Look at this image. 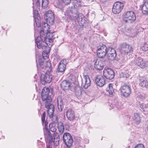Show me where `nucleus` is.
Segmentation results:
<instances>
[{"label":"nucleus","mask_w":148,"mask_h":148,"mask_svg":"<svg viewBox=\"0 0 148 148\" xmlns=\"http://www.w3.org/2000/svg\"><path fill=\"white\" fill-rule=\"evenodd\" d=\"M119 49L121 53L125 54L131 53L133 51L131 46L125 43H123L121 45Z\"/></svg>","instance_id":"12"},{"label":"nucleus","mask_w":148,"mask_h":148,"mask_svg":"<svg viewBox=\"0 0 148 148\" xmlns=\"http://www.w3.org/2000/svg\"><path fill=\"white\" fill-rule=\"evenodd\" d=\"M52 76L49 73H46L45 74L41 75L40 81L42 84L45 85L46 83H49L51 82Z\"/></svg>","instance_id":"13"},{"label":"nucleus","mask_w":148,"mask_h":148,"mask_svg":"<svg viewBox=\"0 0 148 148\" xmlns=\"http://www.w3.org/2000/svg\"><path fill=\"white\" fill-rule=\"evenodd\" d=\"M66 116L67 119L70 121L73 120L75 117V113L72 109H69L67 111Z\"/></svg>","instance_id":"20"},{"label":"nucleus","mask_w":148,"mask_h":148,"mask_svg":"<svg viewBox=\"0 0 148 148\" xmlns=\"http://www.w3.org/2000/svg\"><path fill=\"white\" fill-rule=\"evenodd\" d=\"M35 22L37 26L38 27H41V29L40 32V37H38L35 39V43L37 47L40 49H43L44 47H46V46L44 45V42L49 46H52L53 45V40L56 38L54 33L49 32V33L45 34V31H47V32L50 29L49 26L48 24L44 23L41 25L36 23V20Z\"/></svg>","instance_id":"1"},{"label":"nucleus","mask_w":148,"mask_h":148,"mask_svg":"<svg viewBox=\"0 0 148 148\" xmlns=\"http://www.w3.org/2000/svg\"><path fill=\"white\" fill-rule=\"evenodd\" d=\"M95 82L99 86H103L105 84L104 77L101 75L97 76L95 79Z\"/></svg>","instance_id":"19"},{"label":"nucleus","mask_w":148,"mask_h":148,"mask_svg":"<svg viewBox=\"0 0 148 148\" xmlns=\"http://www.w3.org/2000/svg\"><path fill=\"white\" fill-rule=\"evenodd\" d=\"M110 106L112 108V109L114 108V105H113V104H111L110 105Z\"/></svg>","instance_id":"41"},{"label":"nucleus","mask_w":148,"mask_h":148,"mask_svg":"<svg viewBox=\"0 0 148 148\" xmlns=\"http://www.w3.org/2000/svg\"><path fill=\"white\" fill-rule=\"evenodd\" d=\"M45 117L46 112H44L42 115L41 120L42 125L45 127L43 128V130L46 141L49 143L53 142L54 145L57 146L59 145V136L56 132L53 133L52 135L51 134L50 131L47 128L48 123L45 121Z\"/></svg>","instance_id":"2"},{"label":"nucleus","mask_w":148,"mask_h":148,"mask_svg":"<svg viewBox=\"0 0 148 148\" xmlns=\"http://www.w3.org/2000/svg\"><path fill=\"white\" fill-rule=\"evenodd\" d=\"M65 5L69 4L71 2V0H61Z\"/></svg>","instance_id":"36"},{"label":"nucleus","mask_w":148,"mask_h":148,"mask_svg":"<svg viewBox=\"0 0 148 148\" xmlns=\"http://www.w3.org/2000/svg\"><path fill=\"white\" fill-rule=\"evenodd\" d=\"M82 90V88H80V86H77L75 88V94L77 97H78L81 96Z\"/></svg>","instance_id":"28"},{"label":"nucleus","mask_w":148,"mask_h":148,"mask_svg":"<svg viewBox=\"0 0 148 148\" xmlns=\"http://www.w3.org/2000/svg\"><path fill=\"white\" fill-rule=\"evenodd\" d=\"M141 10L142 13L145 15L148 14V2L145 1L142 6Z\"/></svg>","instance_id":"23"},{"label":"nucleus","mask_w":148,"mask_h":148,"mask_svg":"<svg viewBox=\"0 0 148 148\" xmlns=\"http://www.w3.org/2000/svg\"><path fill=\"white\" fill-rule=\"evenodd\" d=\"M140 85L142 87H147L148 86V80L145 78H142L140 79Z\"/></svg>","instance_id":"24"},{"label":"nucleus","mask_w":148,"mask_h":148,"mask_svg":"<svg viewBox=\"0 0 148 148\" xmlns=\"http://www.w3.org/2000/svg\"><path fill=\"white\" fill-rule=\"evenodd\" d=\"M142 49L144 51L148 50V45L146 43L144 44L142 47Z\"/></svg>","instance_id":"34"},{"label":"nucleus","mask_w":148,"mask_h":148,"mask_svg":"<svg viewBox=\"0 0 148 148\" xmlns=\"http://www.w3.org/2000/svg\"><path fill=\"white\" fill-rule=\"evenodd\" d=\"M67 63L66 59H63L61 61L58 65V72H62L65 70Z\"/></svg>","instance_id":"18"},{"label":"nucleus","mask_w":148,"mask_h":148,"mask_svg":"<svg viewBox=\"0 0 148 148\" xmlns=\"http://www.w3.org/2000/svg\"><path fill=\"white\" fill-rule=\"evenodd\" d=\"M36 62L37 61H36ZM38 63L37 62V67L38 69H46L47 68H50L51 67V65L49 61H45L44 62L42 59H40L38 60Z\"/></svg>","instance_id":"11"},{"label":"nucleus","mask_w":148,"mask_h":148,"mask_svg":"<svg viewBox=\"0 0 148 148\" xmlns=\"http://www.w3.org/2000/svg\"><path fill=\"white\" fill-rule=\"evenodd\" d=\"M124 4L123 3L117 1L115 3L113 6L112 11L115 14L120 13L123 8Z\"/></svg>","instance_id":"8"},{"label":"nucleus","mask_w":148,"mask_h":148,"mask_svg":"<svg viewBox=\"0 0 148 148\" xmlns=\"http://www.w3.org/2000/svg\"><path fill=\"white\" fill-rule=\"evenodd\" d=\"M129 76V74L126 73H121L120 75V78H128Z\"/></svg>","instance_id":"32"},{"label":"nucleus","mask_w":148,"mask_h":148,"mask_svg":"<svg viewBox=\"0 0 148 148\" xmlns=\"http://www.w3.org/2000/svg\"><path fill=\"white\" fill-rule=\"evenodd\" d=\"M121 95L124 97H127L130 94L131 89L130 87L127 84L122 86L120 89Z\"/></svg>","instance_id":"7"},{"label":"nucleus","mask_w":148,"mask_h":148,"mask_svg":"<svg viewBox=\"0 0 148 148\" xmlns=\"http://www.w3.org/2000/svg\"><path fill=\"white\" fill-rule=\"evenodd\" d=\"M136 19L135 14L132 11L127 12L124 16V20L127 23H132Z\"/></svg>","instance_id":"6"},{"label":"nucleus","mask_w":148,"mask_h":148,"mask_svg":"<svg viewBox=\"0 0 148 148\" xmlns=\"http://www.w3.org/2000/svg\"><path fill=\"white\" fill-rule=\"evenodd\" d=\"M134 63L136 65L143 69L145 68L147 65L146 62L140 57L136 58L134 61Z\"/></svg>","instance_id":"15"},{"label":"nucleus","mask_w":148,"mask_h":148,"mask_svg":"<svg viewBox=\"0 0 148 148\" xmlns=\"http://www.w3.org/2000/svg\"><path fill=\"white\" fill-rule=\"evenodd\" d=\"M146 0L145 1H147V2H148V0Z\"/></svg>","instance_id":"43"},{"label":"nucleus","mask_w":148,"mask_h":148,"mask_svg":"<svg viewBox=\"0 0 148 148\" xmlns=\"http://www.w3.org/2000/svg\"><path fill=\"white\" fill-rule=\"evenodd\" d=\"M108 50L106 45L101 44L97 47V53L98 56L101 58L105 57Z\"/></svg>","instance_id":"5"},{"label":"nucleus","mask_w":148,"mask_h":148,"mask_svg":"<svg viewBox=\"0 0 148 148\" xmlns=\"http://www.w3.org/2000/svg\"><path fill=\"white\" fill-rule=\"evenodd\" d=\"M70 83L67 80L63 81L61 85V87L64 90H68L70 89Z\"/></svg>","instance_id":"22"},{"label":"nucleus","mask_w":148,"mask_h":148,"mask_svg":"<svg viewBox=\"0 0 148 148\" xmlns=\"http://www.w3.org/2000/svg\"><path fill=\"white\" fill-rule=\"evenodd\" d=\"M57 102L58 110L60 111H62L63 109V103L60 97L58 98Z\"/></svg>","instance_id":"27"},{"label":"nucleus","mask_w":148,"mask_h":148,"mask_svg":"<svg viewBox=\"0 0 148 148\" xmlns=\"http://www.w3.org/2000/svg\"><path fill=\"white\" fill-rule=\"evenodd\" d=\"M139 107L140 108L142 109L144 111H146V110H147V106H146L143 103L140 104L139 105Z\"/></svg>","instance_id":"33"},{"label":"nucleus","mask_w":148,"mask_h":148,"mask_svg":"<svg viewBox=\"0 0 148 148\" xmlns=\"http://www.w3.org/2000/svg\"><path fill=\"white\" fill-rule=\"evenodd\" d=\"M34 18L36 19H38L39 17H38L39 14H38V12L37 10H34Z\"/></svg>","instance_id":"35"},{"label":"nucleus","mask_w":148,"mask_h":148,"mask_svg":"<svg viewBox=\"0 0 148 148\" xmlns=\"http://www.w3.org/2000/svg\"><path fill=\"white\" fill-rule=\"evenodd\" d=\"M47 148H52L51 147H50L49 146H47Z\"/></svg>","instance_id":"42"},{"label":"nucleus","mask_w":148,"mask_h":148,"mask_svg":"<svg viewBox=\"0 0 148 148\" xmlns=\"http://www.w3.org/2000/svg\"><path fill=\"white\" fill-rule=\"evenodd\" d=\"M94 66L97 70H102L103 67V62L101 60L97 59L95 63Z\"/></svg>","instance_id":"21"},{"label":"nucleus","mask_w":148,"mask_h":148,"mask_svg":"<svg viewBox=\"0 0 148 148\" xmlns=\"http://www.w3.org/2000/svg\"><path fill=\"white\" fill-rule=\"evenodd\" d=\"M133 119L134 123L136 124H138L140 123L141 119L138 113H134L133 117Z\"/></svg>","instance_id":"25"},{"label":"nucleus","mask_w":148,"mask_h":148,"mask_svg":"<svg viewBox=\"0 0 148 148\" xmlns=\"http://www.w3.org/2000/svg\"><path fill=\"white\" fill-rule=\"evenodd\" d=\"M33 9L35 7L39 9L40 6V2L39 0H35L33 2Z\"/></svg>","instance_id":"30"},{"label":"nucleus","mask_w":148,"mask_h":148,"mask_svg":"<svg viewBox=\"0 0 148 148\" xmlns=\"http://www.w3.org/2000/svg\"><path fill=\"white\" fill-rule=\"evenodd\" d=\"M65 14L67 18L70 19H77L78 23L81 27L84 26L86 22L83 14L81 13H78L75 10H68L66 11Z\"/></svg>","instance_id":"4"},{"label":"nucleus","mask_w":148,"mask_h":148,"mask_svg":"<svg viewBox=\"0 0 148 148\" xmlns=\"http://www.w3.org/2000/svg\"><path fill=\"white\" fill-rule=\"evenodd\" d=\"M77 0H73V3L75 7V5L76 7L77 6V5L76 4V3H77Z\"/></svg>","instance_id":"40"},{"label":"nucleus","mask_w":148,"mask_h":148,"mask_svg":"<svg viewBox=\"0 0 148 148\" xmlns=\"http://www.w3.org/2000/svg\"><path fill=\"white\" fill-rule=\"evenodd\" d=\"M45 18L47 19V22H49L51 24L53 23L54 21V16L51 11H49L47 12L45 14Z\"/></svg>","instance_id":"16"},{"label":"nucleus","mask_w":148,"mask_h":148,"mask_svg":"<svg viewBox=\"0 0 148 148\" xmlns=\"http://www.w3.org/2000/svg\"><path fill=\"white\" fill-rule=\"evenodd\" d=\"M49 3V0H42V5L44 8H47Z\"/></svg>","instance_id":"31"},{"label":"nucleus","mask_w":148,"mask_h":148,"mask_svg":"<svg viewBox=\"0 0 148 148\" xmlns=\"http://www.w3.org/2000/svg\"><path fill=\"white\" fill-rule=\"evenodd\" d=\"M103 75L107 79H111L114 77L115 73L113 69L107 67L104 69L103 71Z\"/></svg>","instance_id":"9"},{"label":"nucleus","mask_w":148,"mask_h":148,"mask_svg":"<svg viewBox=\"0 0 148 148\" xmlns=\"http://www.w3.org/2000/svg\"><path fill=\"white\" fill-rule=\"evenodd\" d=\"M107 58L109 60H114L116 56L115 50L112 47H109L107 52Z\"/></svg>","instance_id":"14"},{"label":"nucleus","mask_w":148,"mask_h":148,"mask_svg":"<svg viewBox=\"0 0 148 148\" xmlns=\"http://www.w3.org/2000/svg\"><path fill=\"white\" fill-rule=\"evenodd\" d=\"M106 90L109 93L110 95H113L115 93L114 89L112 87V84H110L108 85Z\"/></svg>","instance_id":"26"},{"label":"nucleus","mask_w":148,"mask_h":148,"mask_svg":"<svg viewBox=\"0 0 148 148\" xmlns=\"http://www.w3.org/2000/svg\"><path fill=\"white\" fill-rule=\"evenodd\" d=\"M138 97L141 100H143L145 99L144 96L142 95H139L138 96Z\"/></svg>","instance_id":"39"},{"label":"nucleus","mask_w":148,"mask_h":148,"mask_svg":"<svg viewBox=\"0 0 148 148\" xmlns=\"http://www.w3.org/2000/svg\"><path fill=\"white\" fill-rule=\"evenodd\" d=\"M58 128L59 132L61 134H62L64 131V127L63 123L60 122L58 123Z\"/></svg>","instance_id":"29"},{"label":"nucleus","mask_w":148,"mask_h":148,"mask_svg":"<svg viewBox=\"0 0 148 148\" xmlns=\"http://www.w3.org/2000/svg\"><path fill=\"white\" fill-rule=\"evenodd\" d=\"M63 140L66 146L68 147H70L73 144V139L71 135L68 133L64 134Z\"/></svg>","instance_id":"10"},{"label":"nucleus","mask_w":148,"mask_h":148,"mask_svg":"<svg viewBox=\"0 0 148 148\" xmlns=\"http://www.w3.org/2000/svg\"><path fill=\"white\" fill-rule=\"evenodd\" d=\"M49 89L45 87L42 90L41 96L42 101L45 102V108L48 109V115L51 118L53 116L54 107L51 103L52 99L49 95Z\"/></svg>","instance_id":"3"},{"label":"nucleus","mask_w":148,"mask_h":148,"mask_svg":"<svg viewBox=\"0 0 148 148\" xmlns=\"http://www.w3.org/2000/svg\"><path fill=\"white\" fill-rule=\"evenodd\" d=\"M82 85L84 88L86 89L90 85L91 81L88 75H85L84 76L83 79H82Z\"/></svg>","instance_id":"17"},{"label":"nucleus","mask_w":148,"mask_h":148,"mask_svg":"<svg viewBox=\"0 0 148 148\" xmlns=\"http://www.w3.org/2000/svg\"><path fill=\"white\" fill-rule=\"evenodd\" d=\"M135 148H145L143 145L142 144H138L135 147Z\"/></svg>","instance_id":"38"},{"label":"nucleus","mask_w":148,"mask_h":148,"mask_svg":"<svg viewBox=\"0 0 148 148\" xmlns=\"http://www.w3.org/2000/svg\"><path fill=\"white\" fill-rule=\"evenodd\" d=\"M50 127V130L53 132H55L56 131V129L55 127L54 126H52L50 127V125L49 126Z\"/></svg>","instance_id":"37"}]
</instances>
